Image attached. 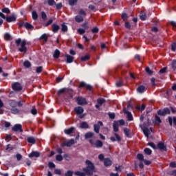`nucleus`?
Returning <instances> with one entry per match:
<instances>
[{
    "label": "nucleus",
    "mask_w": 176,
    "mask_h": 176,
    "mask_svg": "<svg viewBox=\"0 0 176 176\" xmlns=\"http://www.w3.org/2000/svg\"><path fill=\"white\" fill-rule=\"evenodd\" d=\"M15 44L16 45V47H19L21 45V48H19V52H21V53H27V47L25 45H27V42L25 41H22L21 38H18L15 41Z\"/></svg>",
    "instance_id": "1"
},
{
    "label": "nucleus",
    "mask_w": 176,
    "mask_h": 176,
    "mask_svg": "<svg viewBox=\"0 0 176 176\" xmlns=\"http://www.w3.org/2000/svg\"><path fill=\"white\" fill-rule=\"evenodd\" d=\"M89 142L91 145L93 146H96V148H102V145H104V143L101 142V140H90Z\"/></svg>",
    "instance_id": "2"
},
{
    "label": "nucleus",
    "mask_w": 176,
    "mask_h": 176,
    "mask_svg": "<svg viewBox=\"0 0 176 176\" xmlns=\"http://www.w3.org/2000/svg\"><path fill=\"white\" fill-rule=\"evenodd\" d=\"M76 102H77L78 105H87V100H86V98H85L82 96H78L76 98Z\"/></svg>",
    "instance_id": "3"
},
{
    "label": "nucleus",
    "mask_w": 176,
    "mask_h": 176,
    "mask_svg": "<svg viewBox=\"0 0 176 176\" xmlns=\"http://www.w3.org/2000/svg\"><path fill=\"white\" fill-rule=\"evenodd\" d=\"M12 131H14L15 133H17V131H19V133H23V126L20 124H16L12 128Z\"/></svg>",
    "instance_id": "4"
},
{
    "label": "nucleus",
    "mask_w": 176,
    "mask_h": 176,
    "mask_svg": "<svg viewBox=\"0 0 176 176\" xmlns=\"http://www.w3.org/2000/svg\"><path fill=\"white\" fill-rule=\"evenodd\" d=\"M12 87L14 91H21V90H23V87L20 82H14L12 84Z\"/></svg>",
    "instance_id": "5"
},
{
    "label": "nucleus",
    "mask_w": 176,
    "mask_h": 176,
    "mask_svg": "<svg viewBox=\"0 0 176 176\" xmlns=\"http://www.w3.org/2000/svg\"><path fill=\"white\" fill-rule=\"evenodd\" d=\"M97 169L94 167V164L91 162H89V175H93V173H96Z\"/></svg>",
    "instance_id": "6"
},
{
    "label": "nucleus",
    "mask_w": 176,
    "mask_h": 176,
    "mask_svg": "<svg viewBox=\"0 0 176 176\" xmlns=\"http://www.w3.org/2000/svg\"><path fill=\"white\" fill-rule=\"evenodd\" d=\"M113 135L116 137H111L110 140L111 141H112V142H115L116 141H118V142H120V141H122V138H120V135H119V134L114 133Z\"/></svg>",
    "instance_id": "7"
},
{
    "label": "nucleus",
    "mask_w": 176,
    "mask_h": 176,
    "mask_svg": "<svg viewBox=\"0 0 176 176\" xmlns=\"http://www.w3.org/2000/svg\"><path fill=\"white\" fill-rule=\"evenodd\" d=\"M5 19L7 23H14L17 20V16L15 15L7 16Z\"/></svg>",
    "instance_id": "8"
},
{
    "label": "nucleus",
    "mask_w": 176,
    "mask_h": 176,
    "mask_svg": "<svg viewBox=\"0 0 176 176\" xmlns=\"http://www.w3.org/2000/svg\"><path fill=\"white\" fill-rule=\"evenodd\" d=\"M101 126H102V122L101 121H99L97 124H95L94 125V131L95 133H96V134H98V133H100V129Z\"/></svg>",
    "instance_id": "9"
},
{
    "label": "nucleus",
    "mask_w": 176,
    "mask_h": 176,
    "mask_svg": "<svg viewBox=\"0 0 176 176\" xmlns=\"http://www.w3.org/2000/svg\"><path fill=\"white\" fill-rule=\"evenodd\" d=\"M69 93V89L68 88H61L57 91V96H60L61 94H67Z\"/></svg>",
    "instance_id": "10"
},
{
    "label": "nucleus",
    "mask_w": 176,
    "mask_h": 176,
    "mask_svg": "<svg viewBox=\"0 0 176 176\" xmlns=\"http://www.w3.org/2000/svg\"><path fill=\"white\" fill-rule=\"evenodd\" d=\"M74 112H76V115H82V113L85 112V109L80 106H78L74 108Z\"/></svg>",
    "instance_id": "11"
},
{
    "label": "nucleus",
    "mask_w": 176,
    "mask_h": 176,
    "mask_svg": "<svg viewBox=\"0 0 176 176\" xmlns=\"http://www.w3.org/2000/svg\"><path fill=\"white\" fill-rule=\"evenodd\" d=\"M74 144H75V140L74 139H71L70 140L67 141L65 143H62L61 144V146L64 147V146H72V145H74Z\"/></svg>",
    "instance_id": "12"
},
{
    "label": "nucleus",
    "mask_w": 176,
    "mask_h": 176,
    "mask_svg": "<svg viewBox=\"0 0 176 176\" xmlns=\"http://www.w3.org/2000/svg\"><path fill=\"white\" fill-rule=\"evenodd\" d=\"M123 112L126 115L128 120H133V115H131V113L127 111L126 108H124Z\"/></svg>",
    "instance_id": "13"
},
{
    "label": "nucleus",
    "mask_w": 176,
    "mask_h": 176,
    "mask_svg": "<svg viewBox=\"0 0 176 176\" xmlns=\"http://www.w3.org/2000/svg\"><path fill=\"white\" fill-rule=\"evenodd\" d=\"M58 30H60V25L56 23H53L52 25V32H54V34H57V32H58Z\"/></svg>",
    "instance_id": "14"
},
{
    "label": "nucleus",
    "mask_w": 176,
    "mask_h": 176,
    "mask_svg": "<svg viewBox=\"0 0 176 176\" xmlns=\"http://www.w3.org/2000/svg\"><path fill=\"white\" fill-rule=\"evenodd\" d=\"M142 129L145 137H146V138H149V134H151V131L146 126H144Z\"/></svg>",
    "instance_id": "15"
},
{
    "label": "nucleus",
    "mask_w": 176,
    "mask_h": 176,
    "mask_svg": "<svg viewBox=\"0 0 176 176\" xmlns=\"http://www.w3.org/2000/svg\"><path fill=\"white\" fill-rule=\"evenodd\" d=\"M74 131H75V127L74 126L64 130L65 134H67V135H71V134H72Z\"/></svg>",
    "instance_id": "16"
},
{
    "label": "nucleus",
    "mask_w": 176,
    "mask_h": 176,
    "mask_svg": "<svg viewBox=\"0 0 176 176\" xmlns=\"http://www.w3.org/2000/svg\"><path fill=\"white\" fill-rule=\"evenodd\" d=\"M65 57L67 58L66 63L67 64H71V63H74V57L72 56H70L69 54H66Z\"/></svg>",
    "instance_id": "17"
},
{
    "label": "nucleus",
    "mask_w": 176,
    "mask_h": 176,
    "mask_svg": "<svg viewBox=\"0 0 176 176\" xmlns=\"http://www.w3.org/2000/svg\"><path fill=\"white\" fill-rule=\"evenodd\" d=\"M157 148L160 149L161 151H166L167 148L166 147V145H164V143L160 142L157 144Z\"/></svg>",
    "instance_id": "18"
},
{
    "label": "nucleus",
    "mask_w": 176,
    "mask_h": 176,
    "mask_svg": "<svg viewBox=\"0 0 176 176\" xmlns=\"http://www.w3.org/2000/svg\"><path fill=\"white\" fill-rule=\"evenodd\" d=\"M41 154L38 151H32L29 157H39Z\"/></svg>",
    "instance_id": "19"
},
{
    "label": "nucleus",
    "mask_w": 176,
    "mask_h": 176,
    "mask_svg": "<svg viewBox=\"0 0 176 176\" xmlns=\"http://www.w3.org/2000/svg\"><path fill=\"white\" fill-rule=\"evenodd\" d=\"M104 164L105 167H109V166H112V161L109 158H105L104 160Z\"/></svg>",
    "instance_id": "20"
},
{
    "label": "nucleus",
    "mask_w": 176,
    "mask_h": 176,
    "mask_svg": "<svg viewBox=\"0 0 176 176\" xmlns=\"http://www.w3.org/2000/svg\"><path fill=\"white\" fill-rule=\"evenodd\" d=\"M85 163L87 164V166L86 168H82V171L85 173V175L87 174V175H89V160H86Z\"/></svg>",
    "instance_id": "21"
},
{
    "label": "nucleus",
    "mask_w": 176,
    "mask_h": 176,
    "mask_svg": "<svg viewBox=\"0 0 176 176\" xmlns=\"http://www.w3.org/2000/svg\"><path fill=\"white\" fill-rule=\"evenodd\" d=\"M8 104L10 107H11V108H16V107H17V102H16V100H10Z\"/></svg>",
    "instance_id": "22"
},
{
    "label": "nucleus",
    "mask_w": 176,
    "mask_h": 176,
    "mask_svg": "<svg viewBox=\"0 0 176 176\" xmlns=\"http://www.w3.org/2000/svg\"><path fill=\"white\" fill-rule=\"evenodd\" d=\"M124 133L128 138H131V133L130 132V130L127 128L124 129Z\"/></svg>",
    "instance_id": "23"
},
{
    "label": "nucleus",
    "mask_w": 176,
    "mask_h": 176,
    "mask_svg": "<svg viewBox=\"0 0 176 176\" xmlns=\"http://www.w3.org/2000/svg\"><path fill=\"white\" fill-rule=\"evenodd\" d=\"M137 91L140 94L145 92V87L144 85H140L138 87Z\"/></svg>",
    "instance_id": "24"
},
{
    "label": "nucleus",
    "mask_w": 176,
    "mask_h": 176,
    "mask_svg": "<svg viewBox=\"0 0 176 176\" xmlns=\"http://www.w3.org/2000/svg\"><path fill=\"white\" fill-rule=\"evenodd\" d=\"M113 129L115 133H117V131H119V123L116 121L114 122L113 125Z\"/></svg>",
    "instance_id": "25"
},
{
    "label": "nucleus",
    "mask_w": 176,
    "mask_h": 176,
    "mask_svg": "<svg viewBox=\"0 0 176 176\" xmlns=\"http://www.w3.org/2000/svg\"><path fill=\"white\" fill-rule=\"evenodd\" d=\"M60 54H61V52H60V50H58L57 49L55 50L54 53L53 54L54 58H59Z\"/></svg>",
    "instance_id": "26"
},
{
    "label": "nucleus",
    "mask_w": 176,
    "mask_h": 176,
    "mask_svg": "<svg viewBox=\"0 0 176 176\" xmlns=\"http://www.w3.org/2000/svg\"><path fill=\"white\" fill-rule=\"evenodd\" d=\"M48 37L46 36V34H43L38 38V41L44 40L45 43L47 42Z\"/></svg>",
    "instance_id": "27"
},
{
    "label": "nucleus",
    "mask_w": 176,
    "mask_h": 176,
    "mask_svg": "<svg viewBox=\"0 0 176 176\" xmlns=\"http://www.w3.org/2000/svg\"><path fill=\"white\" fill-rule=\"evenodd\" d=\"M80 129H89V124L86 122H82L80 124Z\"/></svg>",
    "instance_id": "28"
},
{
    "label": "nucleus",
    "mask_w": 176,
    "mask_h": 176,
    "mask_svg": "<svg viewBox=\"0 0 176 176\" xmlns=\"http://www.w3.org/2000/svg\"><path fill=\"white\" fill-rule=\"evenodd\" d=\"M140 19L144 21L145 20H146V14L145 12H144V11H142L140 14Z\"/></svg>",
    "instance_id": "29"
},
{
    "label": "nucleus",
    "mask_w": 176,
    "mask_h": 176,
    "mask_svg": "<svg viewBox=\"0 0 176 176\" xmlns=\"http://www.w3.org/2000/svg\"><path fill=\"white\" fill-rule=\"evenodd\" d=\"M61 31L62 32H67L68 31V26L65 23L61 25Z\"/></svg>",
    "instance_id": "30"
},
{
    "label": "nucleus",
    "mask_w": 176,
    "mask_h": 176,
    "mask_svg": "<svg viewBox=\"0 0 176 176\" xmlns=\"http://www.w3.org/2000/svg\"><path fill=\"white\" fill-rule=\"evenodd\" d=\"M25 28L26 30H32L34 28V25H31V23L26 22L24 25Z\"/></svg>",
    "instance_id": "31"
},
{
    "label": "nucleus",
    "mask_w": 176,
    "mask_h": 176,
    "mask_svg": "<svg viewBox=\"0 0 176 176\" xmlns=\"http://www.w3.org/2000/svg\"><path fill=\"white\" fill-rule=\"evenodd\" d=\"M27 141L29 142V144H35L36 142V140L34 137L28 138Z\"/></svg>",
    "instance_id": "32"
},
{
    "label": "nucleus",
    "mask_w": 176,
    "mask_h": 176,
    "mask_svg": "<svg viewBox=\"0 0 176 176\" xmlns=\"http://www.w3.org/2000/svg\"><path fill=\"white\" fill-rule=\"evenodd\" d=\"M10 111L12 113H13L14 115H16V113H20V109L16 108V107H13L10 109Z\"/></svg>",
    "instance_id": "33"
},
{
    "label": "nucleus",
    "mask_w": 176,
    "mask_h": 176,
    "mask_svg": "<svg viewBox=\"0 0 176 176\" xmlns=\"http://www.w3.org/2000/svg\"><path fill=\"white\" fill-rule=\"evenodd\" d=\"M75 20L77 21V23H82V21H83V16L80 15H76Z\"/></svg>",
    "instance_id": "34"
},
{
    "label": "nucleus",
    "mask_w": 176,
    "mask_h": 176,
    "mask_svg": "<svg viewBox=\"0 0 176 176\" xmlns=\"http://www.w3.org/2000/svg\"><path fill=\"white\" fill-rule=\"evenodd\" d=\"M23 66L25 68H31V62L29 60H25L23 62Z\"/></svg>",
    "instance_id": "35"
},
{
    "label": "nucleus",
    "mask_w": 176,
    "mask_h": 176,
    "mask_svg": "<svg viewBox=\"0 0 176 176\" xmlns=\"http://www.w3.org/2000/svg\"><path fill=\"white\" fill-rule=\"evenodd\" d=\"M1 12L2 13H7L8 14H9L10 13V10L9 9V8L3 7L1 9Z\"/></svg>",
    "instance_id": "36"
},
{
    "label": "nucleus",
    "mask_w": 176,
    "mask_h": 176,
    "mask_svg": "<svg viewBox=\"0 0 176 176\" xmlns=\"http://www.w3.org/2000/svg\"><path fill=\"white\" fill-rule=\"evenodd\" d=\"M32 17L33 20H38V13H36V11H32Z\"/></svg>",
    "instance_id": "37"
},
{
    "label": "nucleus",
    "mask_w": 176,
    "mask_h": 176,
    "mask_svg": "<svg viewBox=\"0 0 176 176\" xmlns=\"http://www.w3.org/2000/svg\"><path fill=\"white\" fill-rule=\"evenodd\" d=\"M41 19L44 20V21H46V20H47V15L46 14V12H45V11L41 12Z\"/></svg>",
    "instance_id": "38"
},
{
    "label": "nucleus",
    "mask_w": 176,
    "mask_h": 176,
    "mask_svg": "<svg viewBox=\"0 0 176 176\" xmlns=\"http://www.w3.org/2000/svg\"><path fill=\"white\" fill-rule=\"evenodd\" d=\"M78 3V0H69V5L70 6H75Z\"/></svg>",
    "instance_id": "39"
},
{
    "label": "nucleus",
    "mask_w": 176,
    "mask_h": 176,
    "mask_svg": "<svg viewBox=\"0 0 176 176\" xmlns=\"http://www.w3.org/2000/svg\"><path fill=\"white\" fill-rule=\"evenodd\" d=\"M43 71V67L39 66L36 68V74H41Z\"/></svg>",
    "instance_id": "40"
},
{
    "label": "nucleus",
    "mask_w": 176,
    "mask_h": 176,
    "mask_svg": "<svg viewBox=\"0 0 176 176\" xmlns=\"http://www.w3.org/2000/svg\"><path fill=\"white\" fill-rule=\"evenodd\" d=\"M78 14L79 16H82V17H86V12H85L83 10V9H80L79 11H78Z\"/></svg>",
    "instance_id": "41"
},
{
    "label": "nucleus",
    "mask_w": 176,
    "mask_h": 176,
    "mask_svg": "<svg viewBox=\"0 0 176 176\" xmlns=\"http://www.w3.org/2000/svg\"><path fill=\"white\" fill-rule=\"evenodd\" d=\"M47 2L49 6H54L56 5V1L54 0H47Z\"/></svg>",
    "instance_id": "42"
},
{
    "label": "nucleus",
    "mask_w": 176,
    "mask_h": 176,
    "mask_svg": "<svg viewBox=\"0 0 176 176\" xmlns=\"http://www.w3.org/2000/svg\"><path fill=\"white\" fill-rule=\"evenodd\" d=\"M74 174L75 175H78V176H86V173L85 172L76 171Z\"/></svg>",
    "instance_id": "43"
},
{
    "label": "nucleus",
    "mask_w": 176,
    "mask_h": 176,
    "mask_svg": "<svg viewBox=\"0 0 176 176\" xmlns=\"http://www.w3.org/2000/svg\"><path fill=\"white\" fill-rule=\"evenodd\" d=\"M56 10H60V9L63 8V3H58L55 4Z\"/></svg>",
    "instance_id": "44"
},
{
    "label": "nucleus",
    "mask_w": 176,
    "mask_h": 176,
    "mask_svg": "<svg viewBox=\"0 0 176 176\" xmlns=\"http://www.w3.org/2000/svg\"><path fill=\"white\" fill-rule=\"evenodd\" d=\"M63 155H57L56 156V160L57 161V162H63Z\"/></svg>",
    "instance_id": "45"
},
{
    "label": "nucleus",
    "mask_w": 176,
    "mask_h": 176,
    "mask_svg": "<svg viewBox=\"0 0 176 176\" xmlns=\"http://www.w3.org/2000/svg\"><path fill=\"white\" fill-rule=\"evenodd\" d=\"M4 38H5L6 41H10L12 36H10V34L9 33H6L4 34Z\"/></svg>",
    "instance_id": "46"
},
{
    "label": "nucleus",
    "mask_w": 176,
    "mask_h": 176,
    "mask_svg": "<svg viewBox=\"0 0 176 176\" xmlns=\"http://www.w3.org/2000/svg\"><path fill=\"white\" fill-rule=\"evenodd\" d=\"M144 153H146V155H152V150H151L150 148H146L144 149Z\"/></svg>",
    "instance_id": "47"
},
{
    "label": "nucleus",
    "mask_w": 176,
    "mask_h": 176,
    "mask_svg": "<svg viewBox=\"0 0 176 176\" xmlns=\"http://www.w3.org/2000/svg\"><path fill=\"white\" fill-rule=\"evenodd\" d=\"M74 175V171L72 170H67L65 173V176H72Z\"/></svg>",
    "instance_id": "48"
},
{
    "label": "nucleus",
    "mask_w": 176,
    "mask_h": 176,
    "mask_svg": "<svg viewBox=\"0 0 176 176\" xmlns=\"http://www.w3.org/2000/svg\"><path fill=\"white\" fill-rule=\"evenodd\" d=\"M88 60H89V54H87L85 56H82L80 58L81 61H87Z\"/></svg>",
    "instance_id": "49"
},
{
    "label": "nucleus",
    "mask_w": 176,
    "mask_h": 176,
    "mask_svg": "<svg viewBox=\"0 0 176 176\" xmlns=\"http://www.w3.org/2000/svg\"><path fill=\"white\" fill-rule=\"evenodd\" d=\"M104 102H105V99H104V98L98 99V104H99V105H102V104H104Z\"/></svg>",
    "instance_id": "50"
},
{
    "label": "nucleus",
    "mask_w": 176,
    "mask_h": 176,
    "mask_svg": "<svg viewBox=\"0 0 176 176\" xmlns=\"http://www.w3.org/2000/svg\"><path fill=\"white\" fill-rule=\"evenodd\" d=\"M89 9L92 10V12H96V10H97V7H96V6L90 5Z\"/></svg>",
    "instance_id": "51"
},
{
    "label": "nucleus",
    "mask_w": 176,
    "mask_h": 176,
    "mask_svg": "<svg viewBox=\"0 0 176 176\" xmlns=\"http://www.w3.org/2000/svg\"><path fill=\"white\" fill-rule=\"evenodd\" d=\"M172 68L174 71L176 69V60H173L171 63Z\"/></svg>",
    "instance_id": "52"
},
{
    "label": "nucleus",
    "mask_w": 176,
    "mask_h": 176,
    "mask_svg": "<svg viewBox=\"0 0 176 176\" xmlns=\"http://www.w3.org/2000/svg\"><path fill=\"white\" fill-rule=\"evenodd\" d=\"M137 157L138 159V160H140V162H142V160L144 161V155L142 154H138Z\"/></svg>",
    "instance_id": "53"
},
{
    "label": "nucleus",
    "mask_w": 176,
    "mask_h": 176,
    "mask_svg": "<svg viewBox=\"0 0 176 176\" xmlns=\"http://www.w3.org/2000/svg\"><path fill=\"white\" fill-rule=\"evenodd\" d=\"M91 31L92 34H97V32H98L99 30L97 27H94Z\"/></svg>",
    "instance_id": "54"
},
{
    "label": "nucleus",
    "mask_w": 176,
    "mask_h": 176,
    "mask_svg": "<svg viewBox=\"0 0 176 176\" xmlns=\"http://www.w3.org/2000/svg\"><path fill=\"white\" fill-rule=\"evenodd\" d=\"M155 123H162V120L160 119V117H159V116H155Z\"/></svg>",
    "instance_id": "55"
},
{
    "label": "nucleus",
    "mask_w": 176,
    "mask_h": 176,
    "mask_svg": "<svg viewBox=\"0 0 176 176\" xmlns=\"http://www.w3.org/2000/svg\"><path fill=\"white\" fill-rule=\"evenodd\" d=\"M48 166L50 167V168H56V164H54V163L50 162H48Z\"/></svg>",
    "instance_id": "56"
},
{
    "label": "nucleus",
    "mask_w": 176,
    "mask_h": 176,
    "mask_svg": "<svg viewBox=\"0 0 176 176\" xmlns=\"http://www.w3.org/2000/svg\"><path fill=\"white\" fill-rule=\"evenodd\" d=\"M78 34H80V35H83V34H85V32H86V30H85V29L79 28L78 30Z\"/></svg>",
    "instance_id": "57"
},
{
    "label": "nucleus",
    "mask_w": 176,
    "mask_h": 176,
    "mask_svg": "<svg viewBox=\"0 0 176 176\" xmlns=\"http://www.w3.org/2000/svg\"><path fill=\"white\" fill-rule=\"evenodd\" d=\"M157 114L160 115L161 116H166V113H164V110H159L157 111Z\"/></svg>",
    "instance_id": "58"
},
{
    "label": "nucleus",
    "mask_w": 176,
    "mask_h": 176,
    "mask_svg": "<svg viewBox=\"0 0 176 176\" xmlns=\"http://www.w3.org/2000/svg\"><path fill=\"white\" fill-rule=\"evenodd\" d=\"M80 87H87V90H89V85H87L85 82H80Z\"/></svg>",
    "instance_id": "59"
},
{
    "label": "nucleus",
    "mask_w": 176,
    "mask_h": 176,
    "mask_svg": "<svg viewBox=\"0 0 176 176\" xmlns=\"http://www.w3.org/2000/svg\"><path fill=\"white\" fill-rule=\"evenodd\" d=\"M10 140H12V135L11 134L7 135L6 137V141H7V142H9Z\"/></svg>",
    "instance_id": "60"
},
{
    "label": "nucleus",
    "mask_w": 176,
    "mask_h": 176,
    "mask_svg": "<svg viewBox=\"0 0 176 176\" xmlns=\"http://www.w3.org/2000/svg\"><path fill=\"white\" fill-rule=\"evenodd\" d=\"M115 170L116 171H122V170H123V166H116L115 167Z\"/></svg>",
    "instance_id": "61"
},
{
    "label": "nucleus",
    "mask_w": 176,
    "mask_h": 176,
    "mask_svg": "<svg viewBox=\"0 0 176 176\" xmlns=\"http://www.w3.org/2000/svg\"><path fill=\"white\" fill-rule=\"evenodd\" d=\"M164 110V112L165 113V116L166 115H170V109L168 108H165L163 109Z\"/></svg>",
    "instance_id": "62"
},
{
    "label": "nucleus",
    "mask_w": 176,
    "mask_h": 176,
    "mask_svg": "<svg viewBox=\"0 0 176 176\" xmlns=\"http://www.w3.org/2000/svg\"><path fill=\"white\" fill-rule=\"evenodd\" d=\"M31 113L32 115H36V113H38V111L36 110V109L33 108L31 110Z\"/></svg>",
    "instance_id": "63"
},
{
    "label": "nucleus",
    "mask_w": 176,
    "mask_h": 176,
    "mask_svg": "<svg viewBox=\"0 0 176 176\" xmlns=\"http://www.w3.org/2000/svg\"><path fill=\"white\" fill-rule=\"evenodd\" d=\"M171 50H173V52H175V50H176V43H173L172 44Z\"/></svg>",
    "instance_id": "64"
}]
</instances>
